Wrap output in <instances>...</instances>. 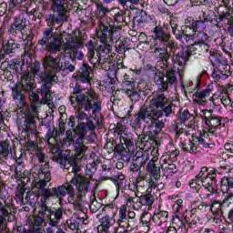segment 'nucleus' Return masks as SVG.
<instances>
[{"label": "nucleus", "instance_id": "obj_51", "mask_svg": "<svg viewBox=\"0 0 233 233\" xmlns=\"http://www.w3.org/2000/svg\"><path fill=\"white\" fill-rule=\"evenodd\" d=\"M106 14H110V9L103 5L101 3L96 4V15H97V17H104Z\"/></svg>", "mask_w": 233, "mask_h": 233}, {"label": "nucleus", "instance_id": "obj_56", "mask_svg": "<svg viewBox=\"0 0 233 233\" xmlns=\"http://www.w3.org/2000/svg\"><path fill=\"white\" fill-rule=\"evenodd\" d=\"M193 141L197 143V145H202L204 148H212V147H214L213 143L207 142V140H205V138H202L201 137H195Z\"/></svg>", "mask_w": 233, "mask_h": 233}, {"label": "nucleus", "instance_id": "obj_49", "mask_svg": "<svg viewBox=\"0 0 233 233\" xmlns=\"http://www.w3.org/2000/svg\"><path fill=\"white\" fill-rule=\"evenodd\" d=\"M97 171V164L93 161L86 166V175L89 179H92L94 174Z\"/></svg>", "mask_w": 233, "mask_h": 233}, {"label": "nucleus", "instance_id": "obj_63", "mask_svg": "<svg viewBox=\"0 0 233 233\" xmlns=\"http://www.w3.org/2000/svg\"><path fill=\"white\" fill-rule=\"evenodd\" d=\"M24 56L25 57H32V43L24 42Z\"/></svg>", "mask_w": 233, "mask_h": 233}, {"label": "nucleus", "instance_id": "obj_40", "mask_svg": "<svg viewBox=\"0 0 233 233\" xmlns=\"http://www.w3.org/2000/svg\"><path fill=\"white\" fill-rule=\"evenodd\" d=\"M85 223V219L79 217H73L69 220L66 221V225L70 230H76L79 232V226Z\"/></svg>", "mask_w": 233, "mask_h": 233}, {"label": "nucleus", "instance_id": "obj_31", "mask_svg": "<svg viewBox=\"0 0 233 233\" xmlns=\"http://www.w3.org/2000/svg\"><path fill=\"white\" fill-rule=\"evenodd\" d=\"M214 92V85L209 84L205 89L201 91H197L195 93V97L198 99V103L204 105L207 103V97H210V95Z\"/></svg>", "mask_w": 233, "mask_h": 233}, {"label": "nucleus", "instance_id": "obj_59", "mask_svg": "<svg viewBox=\"0 0 233 233\" xmlns=\"http://www.w3.org/2000/svg\"><path fill=\"white\" fill-rule=\"evenodd\" d=\"M221 93H215L212 95V96L209 98L210 103L214 105V106H219L221 103Z\"/></svg>", "mask_w": 233, "mask_h": 233}, {"label": "nucleus", "instance_id": "obj_47", "mask_svg": "<svg viewBox=\"0 0 233 233\" xmlns=\"http://www.w3.org/2000/svg\"><path fill=\"white\" fill-rule=\"evenodd\" d=\"M116 224L119 228H130L132 227V220H129L127 217H118Z\"/></svg>", "mask_w": 233, "mask_h": 233}, {"label": "nucleus", "instance_id": "obj_42", "mask_svg": "<svg viewBox=\"0 0 233 233\" xmlns=\"http://www.w3.org/2000/svg\"><path fill=\"white\" fill-rule=\"evenodd\" d=\"M77 164V158L74 157H69L67 159L61 160L60 167L63 168V170H70L71 167H74Z\"/></svg>", "mask_w": 233, "mask_h": 233}, {"label": "nucleus", "instance_id": "obj_5", "mask_svg": "<svg viewBox=\"0 0 233 233\" xmlns=\"http://www.w3.org/2000/svg\"><path fill=\"white\" fill-rule=\"evenodd\" d=\"M233 164H225L220 167H202L199 173L191 179L189 187L199 194L200 199H208L214 194H219L218 174H232Z\"/></svg>", "mask_w": 233, "mask_h": 233}, {"label": "nucleus", "instance_id": "obj_61", "mask_svg": "<svg viewBox=\"0 0 233 233\" xmlns=\"http://www.w3.org/2000/svg\"><path fill=\"white\" fill-rule=\"evenodd\" d=\"M19 39H22V41H24V43H32V40L34 39V33L28 32L26 31V29L24 31L23 33V36H20Z\"/></svg>", "mask_w": 233, "mask_h": 233}, {"label": "nucleus", "instance_id": "obj_37", "mask_svg": "<svg viewBox=\"0 0 233 233\" xmlns=\"http://www.w3.org/2000/svg\"><path fill=\"white\" fill-rule=\"evenodd\" d=\"M25 3H29V8L34 3L35 5V12H46L50 8V4L45 0H26Z\"/></svg>", "mask_w": 233, "mask_h": 233}, {"label": "nucleus", "instance_id": "obj_39", "mask_svg": "<svg viewBox=\"0 0 233 233\" xmlns=\"http://www.w3.org/2000/svg\"><path fill=\"white\" fill-rule=\"evenodd\" d=\"M182 150L189 154H198V144L192 140H185L181 143Z\"/></svg>", "mask_w": 233, "mask_h": 233}, {"label": "nucleus", "instance_id": "obj_32", "mask_svg": "<svg viewBox=\"0 0 233 233\" xmlns=\"http://www.w3.org/2000/svg\"><path fill=\"white\" fill-rule=\"evenodd\" d=\"M37 123L35 122V116L32 113H27L24 121V130L26 134H31L35 130Z\"/></svg>", "mask_w": 233, "mask_h": 233}, {"label": "nucleus", "instance_id": "obj_13", "mask_svg": "<svg viewBox=\"0 0 233 233\" xmlns=\"http://www.w3.org/2000/svg\"><path fill=\"white\" fill-rule=\"evenodd\" d=\"M30 3L26 0H8L0 4V16L5 15L10 19L14 15V12L20 10L22 14H28Z\"/></svg>", "mask_w": 233, "mask_h": 233}, {"label": "nucleus", "instance_id": "obj_44", "mask_svg": "<svg viewBox=\"0 0 233 233\" xmlns=\"http://www.w3.org/2000/svg\"><path fill=\"white\" fill-rule=\"evenodd\" d=\"M73 145H76L75 147L76 156H77L78 157H81L85 156V154H86V150L88 147H86V146H85V140H82L79 143H73Z\"/></svg>", "mask_w": 233, "mask_h": 233}, {"label": "nucleus", "instance_id": "obj_62", "mask_svg": "<svg viewBox=\"0 0 233 233\" xmlns=\"http://www.w3.org/2000/svg\"><path fill=\"white\" fill-rule=\"evenodd\" d=\"M197 210L200 212H210V203L201 201L199 205L197 206Z\"/></svg>", "mask_w": 233, "mask_h": 233}, {"label": "nucleus", "instance_id": "obj_3", "mask_svg": "<svg viewBox=\"0 0 233 233\" xmlns=\"http://www.w3.org/2000/svg\"><path fill=\"white\" fill-rule=\"evenodd\" d=\"M52 13L46 15L45 21L48 27L44 29L42 38L38 40L40 46H46L49 54L61 52L63 38L56 36L54 26L68 22V0H49Z\"/></svg>", "mask_w": 233, "mask_h": 233}, {"label": "nucleus", "instance_id": "obj_9", "mask_svg": "<svg viewBox=\"0 0 233 233\" xmlns=\"http://www.w3.org/2000/svg\"><path fill=\"white\" fill-rule=\"evenodd\" d=\"M127 130V126L123 124V121H118L116 124L109 125V132L113 134V136H118L119 138L109 139V154H113V152H123L128 150H135L136 146L134 145V138L125 131Z\"/></svg>", "mask_w": 233, "mask_h": 233}, {"label": "nucleus", "instance_id": "obj_19", "mask_svg": "<svg viewBox=\"0 0 233 233\" xmlns=\"http://www.w3.org/2000/svg\"><path fill=\"white\" fill-rule=\"evenodd\" d=\"M222 117L212 113V110H204V121L208 134H214L218 128H221Z\"/></svg>", "mask_w": 233, "mask_h": 233}, {"label": "nucleus", "instance_id": "obj_24", "mask_svg": "<svg viewBox=\"0 0 233 233\" xmlns=\"http://www.w3.org/2000/svg\"><path fill=\"white\" fill-rule=\"evenodd\" d=\"M187 233V224L183 221V218L177 215L173 216L170 227L167 228L166 233Z\"/></svg>", "mask_w": 233, "mask_h": 233}, {"label": "nucleus", "instance_id": "obj_41", "mask_svg": "<svg viewBox=\"0 0 233 233\" xmlns=\"http://www.w3.org/2000/svg\"><path fill=\"white\" fill-rule=\"evenodd\" d=\"M43 225H45V218L42 217H35L33 223L29 225V227L35 228V230H39L36 231L37 233H43L45 231Z\"/></svg>", "mask_w": 233, "mask_h": 233}, {"label": "nucleus", "instance_id": "obj_20", "mask_svg": "<svg viewBox=\"0 0 233 233\" xmlns=\"http://www.w3.org/2000/svg\"><path fill=\"white\" fill-rule=\"evenodd\" d=\"M232 205V200L225 198L222 201L217 199H211L209 202V212L213 216H220L225 219V214H227V208Z\"/></svg>", "mask_w": 233, "mask_h": 233}, {"label": "nucleus", "instance_id": "obj_48", "mask_svg": "<svg viewBox=\"0 0 233 233\" xmlns=\"http://www.w3.org/2000/svg\"><path fill=\"white\" fill-rule=\"evenodd\" d=\"M222 222L223 217L221 216L212 214L207 218V223H208V225H212L213 227H216V225H221Z\"/></svg>", "mask_w": 233, "mask_h": 233}, {"label": "nucleus", "instance_id": "obj_28", "mask_svg": "<svg viewBox=\"0 0 233 233\" xmlns=\"http://www.w3.org/2000/svg\"><path fill=\"white\" fill-rule=\"evenodd\" d=\"M116 224V218L108 216L100 218V225L96 227L97 233H110V227Z\"/></svg>", "mask_w": 233, "mask_h": 233}, {"label": "nucleus", "instance_id": "obj_55", "mask_svg": "<svg viewBox=\"0 0 233 233\" xmlns=\"http://www.w3.org/2000/svg\"><path fill=\"white\" fill-rule=\"evenodd\" d=\"M141 167H143V166H140L139 163L133 161L129 165V170L133 174L137 172V174H138L137 176H143V174H145V173L141 172Z\"/></svg>", "mask_w": 233, "mask_h": 233}, {"label": "nucleus", "instance_id": "obj_11", "mask_svg": "<svg viewBox=\"0 0 233 233\" xmlns=\"http://www.w3.org/2000/svg\"><path fill=\"white\" fill-rule=\"evenodd\" d=\"M156 117H170L174 104L163 93L153 96L147 106Z\"/></svg>", "mask_w": 233, "mask_h": 233}, {"label": "nucleus", "instance_id": "obj_7", "mask_svg": "<svg viewBox=\"0 0 233 233\" xmlns=\"http://www.w3.org/2000/svg\"><path fill=\"white\" fill-rule=\"evenodd\" d=\"M140 141V148L142 150L141 156L137 157V163L140 166L145 167L154 179L157 180L160 177L161 169L156 166V162L159 159V141L157 137L150 134H143L138 137Z\"/></svg>", "mask_w": 233, "mask_h": 233}, {"label": "nucleus", "instance_id": "obj_8", "mask_svg": "<svg viewBox=\"0 0 233 233\" xmlns=\"http://www.w3.org/2000/svg\"><path fill=\"white\" fill-rule=\"evenodd\" d=\"M43 66L51 71H45L39 75L43 83L41 86V96L45 101H53L54 96H52V90L50 89L52 88L53 83H56L57 75H56V73L61 72V70H69V72H74L76 67L70 65V62L68 61H65L63 65L61 58H54L52 56H48L44 59Z\"/></svg>", "mask_w": 233, "mask_h": 233}, {"label": "nucleus", "instance_id": "obj_52", "mask_svg": "<svg viewBox=\"0 0 233 233\" xmlns=\"http://www.w3.org/2000/svg\"><path fill=\"white\" fill-rule=\"evenodd\" d=\"M8 147H10V145L6 141H2L0 143V157H8V154H10Z\"/></svg>", "mask_w": 233, "mask_h": 233}, {"label": "nucleus", "instance_id": "obj_2", "mask_svg": "<svg viewBox=\"0 0 233 233\" xmlns=\"http://www.w3.org/2000/svg\"><path fill=\"white\" fill-rule=\"evenodd\" d=\"M117 28V26L110 23V18H106V20L100 22L99 31L97 32V38L101 45L96 48L92 40L86 44L87 61L94 68L106 70L107 72V81L110 80V56L108 54L112 52L114 32H116Z\"/></svg>", "mask_w": 233, "mask_h": 233}, {"label": "nucleus", "instance_id": "obj_14", "mask_svg": "<svg viewBox=\"0 0 233 233\" xmlns=\"http://www.w3.org/2000/svg\"><path fill=\"white\" fill-rule=\"evenodd\" d=\"M74 177H72L71 181L68 183L64 184L65 187L66 185H71V187H76V188H78L83 194L88 190L90 187V179L88 177L79 174V171L81 170V167L79 164H75V166H71Z\"/></svg>", "mask_w": 233, "mask_h": 233}, {"label": "nucleus", "instance_id": "obj_18", "mask_svg": "<svg viewBox=\"0 0 233 233\" xmlns=\"http://www.w3.org/2000/svg\"><path fill=\"white\" fill-rule=\"evenodd\" d=\"M123 92L128 97V99L136 105L137 101L141 100V90L136 86V81L128 80V75L124 76Z\"/></svg>", "mask_w": 233, "mask_h": 233}, {"label": "nucleus", "instance_id": "obj_22", "mask_svg": "<svg viewBox=\"0 0 233 233\" xmlns=\"http://www.w3.org/2000/svg\"><path fill=\"white\" fill-rule=\"evenodd\" d=\"M173 62V68L170 70H167L166 72L165 79L168 85V86H172L174 85H177V74L179 76V78H183V74L185 72V65L182 66L179 64H176V61H174V56L172 57Z\"/></svg>", "mask_w": 233, "mask_h": 233}, {"label": "nucleus", "instance_id": "obj_17", "mask_svg": "<svg viewBox=\"0 0 233 233\" xmlns=\"http://www.w3.org/2000/svg\"><path fill=\"white\" fill-rule=\"evenodd\" d=\"M86 124L85 122L78 123L76 129L67 130L66 132V138L63 140V145H72V143H81V141H85V137H86Z\"/></svg>", "mask_w": 233, "mask_h": 233}, {"label": "nucleus", "instance_id": "obj_53", "mask_svg": "<svg viewBox=\"0 0 233 233\" xmlns=\"http://www.w3.org/2000/svg\"><path fill=\"white\" fill-rule=\"evenodd\" d=\"M162 168H164L165 172H167V174H176V164H174V162L169 161V162H166L163 166Z\"/></svg>", "mask_w": 233, "mask_h": 233}, {"label": "nucleus", "instance_id": "obj_58", "mask_svg": "<svg viewBox=\"0 0 233 233\" xmlns=\"http://www.w3.org/2000/svg\"><path fill=\"white\" fill-rule=\"evenodd\" d=\"M31 74L34 76H39V70H41V62L35 60L30 66Z\"/></svg>", "mask_w": 233, "mask_h": 233}, {"label": "nucleus", "instance_id": "obj_34", "mask_svg": "<svg viewBox=\"0 0 233 233\" xmlns=\"http://www.w3.org/2000/svg\"><path fill=\"white\" fill-rule=\"evenodd\" d=\"M79 48H83V44H81L80 42H72L66 45V50H71L75 57L81 61L83 57H85V55H83V52L78 51Z\"/></svg>", "mask_w": 233, "mask_h": 233}, {"label": "nucleus", "instance_id": "obj_4", "mask_svg": "<svg viewBox=\"0 0 233 233\" xmlns=\"http://www.w3.org/2000/svg\"><path fill=\"white\" fill-rule=\"evenodd\" d=\"M69 196V198H74V187L71 184L66 186L61 185L55 187H45V183L40 185V188L36 194V200L38 205H40L41 210L40 213L44 218H48V223L50 227H57L59 221L63 218V209L61 208H48L46 203L50 199H58L60 202L63 201V198Z\"/></svg>", "mask_w": 233, "mask_h": 233}, {"label": "nucleus", "instance_id": "obj_54", "mask_svg": "<svg viewBox=\"0 0 233 233\" xmlns=\"http://www.w3.org/2000/svg\"><path fill=\"white\" fill-rule=\"evenodd\" d=\"M217 17H218V21L220 23H223V21H230V9H227L226 11L223 12H218V15Z\"/></svg>", "mask_w": 233, "mask_h": 233}, {"label": "nucleus", "instance_id": "obj_12", "mask_svg": "<svg viewBox=\"0 0 233 233\" xmlns=\"http://www.w3.org/2000/svg\"><path fill=\"white\" fill-rule=\"evenodd\" d=\"M35 157L37 158L38 163H40V168L38 170L37 177L33 181V185L35 188L40 189L41 185L45 184V188L46 184L52 180L50 175V164L46 161V155L41 149H37L35 154Z\"/></svg>", "mask_w": 233, "mask_h": 233}, {"label": "nucleus", "instance_id": "obj_45", "mask_svg": "<svg viewBox=\"0 0 233 233\" xmlns=\"http://www.w3.org/2000/svg\"><path fill=\"white\" fill-rule=\"evenodd\" d=\"M0 68L1 70H4L5 74H8V72L12 74V71L10 70H13V72H17V70L15 69V62L14 61V59L9 62H3L0 66Z\"/></svg>", "mask_w": 233, "mask_h": 233}, {"label": "nucleus", "instance_id": "obj_15", "mask_svg": "<svg viewBox=\"0 0 233 233\" xmlns=\"http://www.w3.org/2000/svg\"><path fill=\"white\" fill-rule=\"evenodd\" d=\"M133 192H141V194H150L156 188V182L152 179V176L147 177L144 173L135 177L133 183Z\"/></svg>", "mask_w": 233, "mask_h": 233}, {"label": "nucleus", "instance_id": "obj_25", "mask_svg": "<svg viewBox=\"0 0 233 233\" xmlns=\"http://www.w3.org/2000/svg\"><path fill=\"white\" fill-rule=\"evenodd\" d=\"M92 76H94L92 67L88 64L83 63L77 72V81L84 84L91 83Z\"/></svg>", "mask_w": 233, "mask_h": 233}, {"label": "nucleus", "instance_id": "obj_38", "mask_svg": "<svg viewBox=\"0 0 233 233\" xmlns=\"http://www.w3.org/2000/svg\"><path fill=\"white\" fill-rule=\"evenodd\" d=\"M142 227H146L147 230H150L152 221L154 222V215L150 214L148 211H143L139 218Z\"/></svg>", "mask_w": 233, "mask_h": 233}, {"label": "nucleus", "instance_id": "obj_6", "mask_svg": "<svg viewBox=\"0 0 233 233\" xmlns=\"http://www.w3.org/2000/svg\"><path fill=\"white\" fill-rule=\"evenodd\" d=\"M69 101L72 106L83 108L85 112H92L89 117L94 119L96 127L103 125L104 116L100 115L99 118L98 115L103 110V101L94 89L85 91L81 85L76 84L73 87V92L69 96Z\"/></svg>", "mask_w": 233, "mask_h": 233}, {"label": "nucleus", "instance_id": "obj_50", "mask_svg": "<svg viewBox=\"0 0 233 233\" xmlns=\"http://www.w3.org/2000/svg\"><path fill=\"white\" fill-rule=\"evenodd\" d=\"M211 77L215 81V83H218V81H219L220 79H222V81H225V79H227V74H223L219 69H218V67H215L211 74Z\"/></svg>", "mask_w": 233, "mask_h": 233}, {"label": "nucleus", "instance_id": "obj_27", "mask_svg": "<svg viewBox=\"0 0 233 233\" xmlns=\"http://www.w3.org/2000/svg\"><path fill=\"white\" fill-rule=\"evenodd\" d=\"M153 81L155 83V86L157 92H160V94H163L164 92H168V88L170 87V86H168V83L165 78V74L161 72L156 73Z\"/></svg>", "mask_w": 233, "mask_h": 233}, {"label": "nucleus", "instance_id": "obj_60", "mask_svg": "<svg viewBox=\"0 0 233 233\" xmlns=\"http://www.w3.org/2000/svg\"><path fill=\"white\" fill-rule=\"evenodd\" d=\"M75 108H77L76 114L78 119L80 121H83V119H89L88 115L86 113L85 109L77 107V106H73Z\"/></svg>", "mask_w": 233, "mask_h": 233}, {"label": "nucleus", "instance_id": "obj_16", "mask_svg": "<svg viewBox=\"0 0 233 233\" xmlns=\"http://www.w3.org/2000/svg\"><path fill=\"white\" fill-rule=\"evenodd\" d=\"M26 27V17H24L23 15H18L14 16L13 21L7 25V34L10 37L20 39V37H23Z\"/></svg>", "mask_w": 233, "mask_h": 233}, {"label": "nucleus", "instance_id": "obj_1", "mask_svg": "<svg viewBox=\"0 0 233 233\" xmlns=\"http://www.w3.org/2000/svg\"><path fill=\"white\" fill-rule=\"evenodd\" d=\"M205 18L200 20H187L179 27L176 21L171 20L169 24H164L163 27L156 26L153 29L151 46L155 54L165 57L173 54V61L183 66L187 65L190 56H201L210 50L208 45V35L205 30Z\"/></svg>", "mask_w": 233, "mask_h": 233}, {"label": "nucleus", "instance_id": "obj_21", "mask_svg": "<svg viewBox=\"0 0 233 233\" xmlns=\"http://www.w3.org/2000/svg\"><path fill=\"white\" fill-rule=\"evenodd\" d=\"M156 117L154 112L147 106L146 107H141L139 111L135 114L133 119H131V125L137 128H141L143 123H150V119Z\"/></svg>", "mask_w": 233, "mask_h": 233}, {"label": "nucleus", "instance_id": "obj_29", "mask_svg": "<svg viewBox=\"0 0 233 233\" xmlns=\"http://www.w3.org/2000/svg\"><path fill=\"white\" fill-rule=\"evenodd\" d=\"M76 190H77L76 198V188H74V192H75L74 196L69 198H71V201H73L75 210H80L81 212H83V208H85V206L83 205V198L86 196V192H88V189H86L85 193H83V191H80L79 188H76Z\"/></svg>", "mask_w": 233, "mask_h": 233}, {"label": "nucleus", "instance_id": "obj_30", "mask_svg": "<svg viewBox=\"0 0 233 233\" xmlns=\"http://www.w3.org/2000/svg\"><path fill=\"white\" fill-rule=\"evenodd\" d=\"M167 221H168V211L158 208L154 212L153 223L155 227H161L163 223H167Z\"/></svg>", "mask_w": 233, "mask_h": 233}, {"label": "nucleus", "instance_id": "obj_64", "mask_svg": "<svg viewBox=\"0 0 233 233\" xmlns=\"http://www.w3.org/2000/svg\"><path fill=\"white\" fill-rule=\"evenodd\" d=\"M224 221L228 225H233V208L228 211V215L224 217Z\"/></svg>", "mask_w": 233, "mask_h": 233}, {"label": "nucleus", "instance_id": "obj_10", "mask_svg": "<svg viewBox=\"0 0 233 233\" xmlns=\"http://www.w3.org/2000/svg\"><path fill=\"white\" fill-rule=\"evenodd\" d=\"M34 83H35V79L32 76L25 74L21 77V82L12 87L13 101L19 110L26 106V96L23 94L21 88L24 92H33L34 88H35Z\"/></svg>", "mask_w": 233, "mask_h": 233}, {"label": "nucleus", "instance_id": "obj_26", "mask_svg": "<svg viewBox=\"0 0 233 233\" xmlns=\"http://www.w3.org/2000/svg\"><path fill=\"white\" fill-rule=\"evenodd\" d=\"M220 191L227 194L226 198L233 203V177H224L220 181Z\"/></svg>", "mask_w": 233, "mask_h": 233}, {"label": "nucleus", "instance_id": "obj_33", "mask_svg": "<svg viewBox=\"0 0 233 233\" xmlns=\"http://www.w3.org/2000/svg\"><path fill=\"white\" fill-rule=\"evenodd\" d=\"M2 48L7 56H12L13 54H15V51L18 50V48H21V44L15 43V39L10 38L5 44L3 43Z\"/></svg>", "mask_w": 233, "mask_h": 233}, {"label": "nucleus", "instance_id": "obj_35", "mask_svg": "<svg viewBox=\"0 0 233 233\" xmlns=\"http://www.w3.org/2000/svg\"><path fill=\"white\" fill-rule=\"evenodd\" d=\"M217 69L219 70L222 74H226L228 78V76H230V65H228V60L219 56L218 57H217Z\"/></svg>", "mask_w": 233, "mask_h": 233}, {"label": "nucleus", "instance_id": "obj_23", "mask_svg": "<svg viewBox=\"0 0 233 233\" xmlns=\"http://www.w3.org/2000/svg\"><path fill=\"white\" fill-rule=\"evenodd\" d=\"M110 181L113 182L116 188L117 196H119V192L125 193L127 190L134 191V186L128 183L127 177L122 172H117L113 177H110Z\"/></svg>", "mask_w": 233, "mask_h": 233}, {"label": "nucleus", "instance_id": "obj_36", "mask_svg": "<svg viewBox=\"0 0 233 233\" xmlns=\"http://www.w3.org/2000/svg\"><path fill=\"white\" fill-rule=\"evenodd\" d=\"M136 205L137 208H142L143 207H152L154 205V197L150 195H143L137 198Z\"/></svg>", "mask_w": 233, "mask_h": 233}, {"label": "nucleus", "instance_id": "obj_57", "mask_svg": "<svg viewBox=\"0 0 233 233\" xmlns=\"http://www.w3.org/2000/svg\"><path fill=\"white\" fill-rule=\"evenodd\" d=\"M106 210H109L108 218H116V215L117 214V208H116V205L114 203H109L103 208L104 212Z\"/></svg>", "mask_w": 233, "mask_h": 233}, {"label": "nucleus", "instance_id": "obj_43", "mask_svg": "<svg viewBox=\"0 0 233 233\" xmlns=\"http://www.w3.org/2000/svg\"><path fill=\"white\" fill-rule=\"evenodd\" d=\"M61 136V132L57 131V128L53 127L49 128L46 134V139L48 145H52L50 142L51 139H57L58 137Z\"/></svg>", "mask_w": 233, "mask_h": 233}, {"label": "nucleus", "instance_id": "obj_46", "mask_svg": "<svg viewBox=\"0 0 233 233\" xmlns=\"http://www.w3.org/2000/svg\"><path fill=\"white\" fill-rule=\"evenodd\" d=\"M161 117L163 116H153L149 120L151 121L152 127H155L156 130L158 132H161L165 127V122H163V120H159Z\"/></svg>", "mask_w": 233, "mask_h": 233}]
</instances>
